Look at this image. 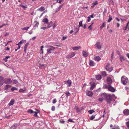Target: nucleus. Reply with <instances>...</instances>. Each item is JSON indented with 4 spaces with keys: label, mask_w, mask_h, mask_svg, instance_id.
I'll return each mask as SVG.
<instances>
[{
    "label": "nucleus",
    "mask_w": 129,
    "mask_h": 129,
    "mask_svg": "<svg viewBox=\"0 0 129 129\" xmlns=\"http://www.w3.org/2000/svg\"><path fill=\"white\" fill-rule=\"evenodd\" d=\"M101 96L105 99L108 103L110 104L112 101V96L110 94L104 93L101 95Z\"/></svg>",
    "instance_id": "f257e3e1"
},
{
    "label": "nucleus",
    "mask_w": 129,
    "mask_h": 129,
    "mask_svg": "<svg viewBox=\"0 0 129 129\" xmlns=\"http://www.w3.org/2000/svg\"><path fill=\"white\" fill-rule=\"evenodd\" d=\"M45 47L47 49V53H51V51H54L55 48L51 46H45Z\"/></svg>",
    "instance_id": "f03ea898"
},
{
    "label": "nucleus",
    "mask_w": 129,
    "mask_h": 129,
    "mask_svg": "<svg viewBox=\"0 0 129 129\" xmlns=\"http://www.w3.org/2000/svg\"><path fill=\"white\" fill-rule=\"evenodd\" d=\"M128 78L124 76H122L121 80L123 84L124 85L126 84L127 82Z\"/></svg>",
    "instance_id": "7ed1b4c3"
},
{
    "label": "nucleus",
    "mask_w": 129,
    "mask_h": 129,
    "mask_svg": "<svg viewBox=\"0 0 129 129\" xmlns=\"http://www.w3.org/2000/svg\"><path fill=\"white\" fill-rule=\"evenodd\" d=\"M110 64L109 63H108L106 66L105 69L108 71L109 72H111L113 70V68L112 67H110Z\"/></svg>",
    "instance_id": "20e7f679"
},
{
    "label": "nucleus",
    "mask_w": 129,
    "mask_h": 129,
    "mask_svg": "<svg viewBox=\"0 0 129 129\" xmlns=\"http://www.w3.org/2000/svg\"><path fill=\"white\" fill-rule=\"evenodd\" d=\"M107 88L109 90L112 92H113L115 91V89L110 85L108 86H107Z\"/></svg>",
    "instance_id": "39448f33"
},
{
    "label": "nucleus",
    "mask_w": 129,
    "mask_h": 129,
    "mask_svg": "<svg viewBox=\"0 0 129 129\" xmlns=\"http://www.w3.org/2000/svg\"><path fill=\"white\" fill-rule=\"evenodd\" d=\"M95 47L97 48L98 49H100L102 48L100 42H98L95 45Z\"/></svg>",
    "instance_id": "423d86ee"
},
{
    "label": "nucleus",
    "mask_w": 129,
    "mask_h": 129,
    "mask_svg": "<svg viewBox=\"0 0 129 129\" xmlns=\"http://www.w3.org/2000/svg\"><path fill=\"white\" fill-rule=\"evenodd\" d=\"M12 82L11 79L9 78H5V82L6 83L10 84L12 83Z\"/></svg>",
    "instance_id": "0eeeda50"
},
{
    "label": "nucleus",
    "mask_w": 129,
    "mask_h": 129,
    "mask_svg": "<svg viewBox=\"0 0 129 129\" xmlns=\"http://www.w3.org/2000/svg\"><path fill=\"white\" fill-rule=\"evenodd\" d=\"M91 85V87L90 89L91 90H92L94 88V87L95 85V83L94 82H90Z\"/></svg>",
    "instance_id": "6e6552de"
},
{
    "label": "nucleus",
    "mask_w": 129,
    "mask_h": 129,
    "mask_svg": "<svg viewBox=\"0 0 129 129\" xmlns=\"http://www.w3.org/2000/svg\"><path fill=\"white\" fill-rule=\"evenodd\" d=\"M75 55V53L74 52H72L70 54L67 55V57L68 58H72Z\"/></svg>",
    "instance_id": "1a4fd4ad"
},
{
    "label": "nucleus",
    "mask_w": 129,
    "mask_h": 129,
    "mask_svg": "<svg viewBox=\"0 0 129 129\" xmlns=\"http://www.w3.org/2000/svg\"><path fill=\"white\" fill-rule=\"evenodd\" d=\"M4 81V78L1 76H0V86H1L3 85Z\"/></svg>",
    "instance_id": "9d476101"
},
{
    "label": "nucleus",
    "mask_w": 129,
    "mask_h": 129,
    "mask_svg": "<svg viewBox=\"0 0 129 129\" xmlns=\"http://www.w3.org/2000/svg\"><path fill=\"white\" fill-rule=\"evenodd\" d=\"M86 95L89 96H91L93 95L92 92L90 91L87 90L86 91Z\"/></svg>",
    "instance_id": "9b49d317"
},
{
    "label": "nucleus",
    "mask_w": 129,
    "mask_h": 129,
    "mask_svg": "<svg viewBox=\"0 0 129 129\" xmlns=\"http://www.w3.org/2000/svg\"><path fill=\"white\" fill-rule=\"evenodd\" d=\"M82 54L83 55L84 57H87L88 55V52L86 51H83L82 52Z\"/></svg>",
    "instance_id": "f8f14e48"
},
{
    "label": "nucleus",
    "mask_w": 129,
    "mask_h": 129,
    "mask_svg": "<svg viewBox=\"0 0 129 129\" xmlns=\"http://www.w3.org/2000/svg\"><path fill=\"white\" fill-rule=\"evenodd\" d=\"M124 114L126 115H127L129 114V110L128 109H125L123 111Z\"/></svg>",
    "instance_id": "ddd939ff"
},
{
    "label": "nucleus",
    "mask_w": 129,
    "mask_h": 129,
    "mask_svg": "<svg viewBox=\"0 0 129 129\" xmlns=\"http://www.w3.org/2000/svg\"><path fill=\"white\" fill-rule=\"evenodd\" d=\"M15 101V100L13 99L11 100L10 102L8 104V105L10 106L13 105Z\"/></svg>",
    "instance_id": "4468645a"
},
{
    "label": "nucleus",
    "mask_w": 129,
    "mask_h": 129,
    "mask_svg": "<svg viewBox=\"0 0 129 129\" xmlns=\"http://www.w3.org/2000/svg\"><path fill=\"white\" fill-rule=\"evenodd\" d=\"M89 64L90 66L92 67L94 66L95 63H94V62L92 60H90Z\"/></svg>",
    "instance_id": "2eb2a0df"
},
{
    "label": "nucleus",
    "mask_w": 129,
    "mask_h": 129,
    "mask_svg": "<svg viewBox=\"0 0 129 129\" xmlns=\"http://www.w3.org/2000/svg\"><path fill=\"white\" fill-rule=\"evenodd\" d=\"M45 7L43 6L41 7L40 8L38 9V11H39L41 12H42L45 10Z\"/></svg>",
    "instance_id": "dca6fc26"
},
{
    "label": "nucleus",
    "mask_w": 129,
    "mask_h": 129,
    "mask_svg": "<svg viewBox=\"0 0 129 129\" xmlns=\"http://www.w3.org/2000/svg\"><path fill=\"white\" fill-rule=\"evenodd\" d=\"M81 48V47L80 46H78V47H73L72 48V49L73 50H79Z\"/></svg>",
    "instance_id": "f3484780"
},
{
    "label": "nucleus",
    "mask_w": 129,
    "mask_h": 129,
    "mask_svg": "<svg viewBox=\"0 0 129 129\" xmlns=\"http://www.w3.org/2000/svg\"><path fill=\"white\" fill-rule=\"evenodd\" d=\"M107 81L108 83L109 84H110L112 83V81L110 77H108L107 79Z\"/></svg>",
    "instance_id": "a211bd4d"
},
{
    "label": "nucleus",
    "mask_w": 129,
    "mask_h": 129,
    "mask_svg": "<svg viewBox=\"0 0 129 129\" xmlns=\"http://www.w3.org/2000/svg\"><path fill=\"white\" fill-rule=\"evenodd\" d=\"M72 82L71 80H68L66 83V84H67L68 85V86L70 87L71 86V84Z\"/></svg>",
    "instance_id": "6ab92c4d"
},
{
    "label": "nucleus",
    "mask_w": 129,
    "mask_h": 129,
    "mask_svg": "<svg viewBox=\"0 0 129 129\" xmlns=\"http://www.w3.org/2000/svg\"><path fill=\"white\" fill-rule=\"evenodd\" d=\"M75 109L76 110V112L79 113L80 112L81 110L80 108H79L77 106H76L75 107Z\"/></svg>",
    "instance_id": "aec40b11"
},
{
    "label": "nucleus",
    "mask_w": 129,
    "mask_h": 129,
    "mask_svg": "<svg viewBox=\"0 0 129 129\" xmlns=\"http://www.w3.org/2000/svg\"><path fill=\"white\" fill-rule=\"evenodd\" d=\"M101 59V58L99 56H96L94 58V60L96 61H99Z\"/></svg>",
    "instance_id": "412c9836"
},
{
    "label": "nucleus",
    "mask_w": 129,
    "mask_h": 129,
    "mask_svg": "<svg viewBox=\"0 0 129 129\" xmlns=\"http://www.w3.org/2000/svg\"><path fill=\"white\" fill-rule=\"evenodd\" d=\"M119 58L120 59V60L121 62H122L123 61L125 60V59L123 56L120 55H119Z\"/></svg>",
    "instance_id": "4be33fe9"
},
{
    "label": "nucleus",
    "mask_w": 129,
    "mask_h": 129,
    "mask_svg": "<svg viewBox=\"0 0 129 129\" xmlns=\"http://www.w3.org/2000/svg\"><path fill=\"white\" fill-rule=\"evenodd\" d=\"M34 27H38L39 24L38 22L37 21H35L34 22Z\"/></svg>",
    "instance_id": "5701e85b"
},
{
    "label": "nucleus",
    "mask_w": 129,
    "mask_h": 129,
    "mask_svg": "<svg viewBox=\"0 0 129 129\" xmlns=\"http://www.w3.org/2000/svg\"><path fill=\"white\" fill-rule=\"evenodd\" d=\"M45 65L44 64H40L39 67V68L40 69H44L45 68Z\"/></svg>",
    "instance_id": "b1692460"
},
{
    "label": "nucleus",
    "mask_w": 129,
    "mask_h": 129,
    "mask_svg": "<svg viewBox=\"0 0 129 129\" xmlns=\"http://www.w3.org/2000/svg\"><path fill=\"white\" fill-rule=\"evenodd\" d=\"M96 78L98 80H100L101 78V76L100 75H98L96 76Z\"/></svg>",
    "instance_id": "393cba45"
},
{
    "label": "nucleus",
    "mask_w": 129,
    "mask_h": 129,
    "mask_svg": "<svg viewBox=\"0 0 129 129\" xmlns=\"http://www.w3.org/2000/svg\"><path fill=\"white\" fill-rule=\"evenodd\" d=\"M42 21L44 23H48V20L47 18H45L43 19Z\"/></svg>",
    "instance_id": "a878e982"
},
{
    "label": "nucleus",
    "mask_w": 129,
    "mask_h": 129,
    "mask_svg": "<svg viewBox=\"0 0 129 129\" xmlns=\"http://www.w3.org/2000/svg\"><path fill=\"white\" fill-rule=\"evenodd\" d=\"M28 45V43H27L25 44V46L24 47V52L25 53L26 52V49H27V47Z\"/></svg>",
    "instance_id": "bb28decb"
},
{
    "label": "nucleus",
    "mask_w": 129,
    "mask_h": 129,
    "mask_svg": "<svg viewBox=\"0 0 129 129\" xmlns=\"http://www.w3.org/2000/svg\"><path fill=\"white\" fill-rule=\"evenodd\" d=\"M102 76L104 77H105L107 76L106 72L105 71L102 72Z\"/></svg>",
    "instance_id": "cd10ccee"
},
{
    "label": "nucleus",
    "mask_w": 129,
    "mask_h": 129,
    "mask_svg": "<svg viewBox=\"0 0 129 129\" xmlns=\"http://www.w3.org/2000/svg\"><path fill=\"white\" fill-rule=\"evenodd\" d=\"M112 129H120V128L119 126L116 125H114Z\"/></svg>",
    "instance_id": "c85d7f7f"
},
{
    "label": "nucleus",
    "mask_w": 129,
    "mask_h": 129,
    "mask_svg": "<svg viewBox=\"0 0 129 129\" xmlns=\"http://www.w3.org/2000/svg\"><path fill=\"white\" fill-rule=\"evenodd\" d=\"M129 24V22H128L127 23L126 25L125 26V27L127 30V31H128L129 30V25L128 24Z\"/></svg>",
    "instance_id": "c756f323"
},
{
    "label": "nucleus",
    "mask_w": 129,
    "mask_h": 129,
    "mask_svg": "<svg viewBox=\"0 0 129 129\" xmlns=\"http://www.w3.org/2000/svg\"><path fill=\"white\" fill-rule=\"evenodd\" d=\"M106 25V23L104 22L103 24L100 26V28L101 29H102Z\"/></svg>",
    "instance_id": "7c9ffc66"
},
{
    "label": "nucleus",
    "mask_w": 129,
    "mask_h": 129,
    "mask_svg": "<svg viewBox=\"0 0 129 129\" xmlns=\"http://www.w3.org/2000/svg\"><path fill=\"white\" fill-rule=\"evenodd\" d=\"M109 19L108 20V22H110L111 20L112 19V16L110 15L109 16Z\"/></svg>",
    "instance_id": "2f4dec72"
},
{
    "label": "nucleus",
    "mask_w": 129,
    "mask_h": 129,
    "mask_svg": "<svg viewBox=\"0 0 129 129\" xmlns=\"http://www.w3.org/2000/svg\"><path fill=\"white\" fill-rule=\"evenodd\" d=\"M66 95L67 98L68 97V96H69L70 95V93L68 91L67 92L65 93Z\"/></svg>",
    "instance_id": "473e14b6"
},
{
    "label": "nucleus",
    "mask_w": 129,
    "mask_h": 129,
    "mask_svg": "<svg viewBox=\"0 0 129 129\" xmlns=\"http://www.w3.org/2000/svg\"><path fill=\"white\" fill-rule=\"evenodd\" d=\"M10 56H7L6 57L3 59V60H4L5 62H7V59L8 58H10Z\"/></svg>",
    "instance_id": "72a5a7b5"
},
{
    "label": "nucleus",
    "mask_w": 129,
    "mask_h": 129,
    "mask_svg": "<svg viewBox=\"0 0 129 129\" xmlns=\"http://www.w3.org/2000/svg\"><path fill=\"white\" fill-rule=\"evenodd\" d=\"M28 112L31 114H33L34 113V111L32 110L31 109L28 110Z\"/></svg>",
    "instance_id": "f704fd0d"
},
{
    "label": "nucleus",
    "mask_w": 129,
    "mask_h": 129,
    "mask_svg": "<svg viewBox=\"0 0 129 129\" xmlns=\"http://www.w3.org/2000/svg\"><path fill=\"white\" fill-rule=\"evenodd\" d=\"M95 116L94 115H92L90 118V120H92L95 118Z\"/></svg>",
    "instance_id": "c9c22d12"
},
{
    "label": "nucleus",
    "mask_w": 129,
    "mask_h": 129,
    "mask_svg": "<svg viewBox=\"0 0 129 129\" xmlns=\"http://www.w3.org/2000/svg\"><path fill=\"white\" fill-rule=\"evenodd\" d=\"M29 27H25L24 28H22L21 29L22 30H27L29 29Z\"/></svg>",
    "instance_id": "e433bc0d"
},
{
    "label": "nucleus",
    "mask_w": 129,
    "mask_h": 129,
    "mask_svg": "<svg viewBox=\"0 0 129 129\" xmlns=\"http://www.w3.org/2000/svg\"><path fill=\"white\" fill-rule=\"evenodd\" d=\"M94 110H92L88 111V112L90 114H92V113L94 112Z\"/></svg>",
    "instance_id": "4c0bfd02"
},
{
    "label": "nucleus",
    "mask_w": 129,
    "mask_h": 129,
    "mask_svg": "<svg viewBox=\"0 0 129 129\" xmlns=\"http://www.w3.org/2000/svg\"><path fill=\"white\" fill-rule=\"evenodd\" d=\"M38 112H34L33 113H35V114L34 115V116L35 117H37V114L38 113Z\"/></svg>",
    "instance_id": "58836bf2"
},
{
    "label": "nucleus",
    "mask_w": 129,
    "mask_h": 129,
    "mask_svg": "<svg viewBox=\"0 0 129 129\" xmlns=\"http://www.w3.org/2000/svg\"><path fill=\"white\" fill-rule=\"evenodd\" d=\"M44 48V46H42L41 47V50L42 51V52L41 53V54H43V48Z\"/></svg>",
    "instance_id": "ea45409f"
},
{
    "label": "nucleus",
    "mask_w": 129,
    "mask_h": 129,
    "mask_svg": "<svg viewBox=\"0 0 129 129\" xmlns=\"http://www.w3.org/2000/svg\"><path fill=\"white\" fill-rule=\"evenodd\" d=\"M98 4L97 2V1H96L94 2L92 4V5H93V6H95L97 5Z\"/></svg>",
    "instance_id": "a19ab883"
},
{
    "label": "nucleus",
    "mask_w": 129,
    "mask_h": 129,
    "mask_svg": "<svg viewBox=\"0 0 129 129\" xmlns=\"http://www.w3.org/2000/svg\"><path fill=\"white\" fill-rule=\"evenodd\" d=\"M79 26H82V21H80L79 22Z\"/></svg>",
    "instance_id": "79ce46f5"
},
{
    "label": "nucleus",
    "mask_w": 129,
    "mask_h": 129,
    "mask_svg": "<svg viewBox=\"0 0 129 129\" xmlns=\"http://www.w3.org/2000/svg\"><path fill=\"white\" fill-rule=\"evenodd\" d=\"M25 90H26L25 89H21L19 90V91L20 92H24Z\"/></svg>",
    "instance_id": "37998d69"
},
{
    "label": "nucleus",
    "mask_w": 129,
    "mask_h": 129,
    "mask_svg": "<svg viewBox=\"0 0 129 129\" xmlns=\"http://www.w3.org/2000/svg\"><path fill=\"white\" fill-rule=\"evenodd\" d=\"M114 53L113 52H112V54L111 55V60L113 59V56L114 55Z\"/></svg>",
    "instance_id": "c03bdc74"
},
{
    "label": "nucleus",
    "mask_w": 129,
    "mask_h": 129,
    "mask_svg": "<svg viewBox=\"0 0 129 129\" xmlns=\"http://www.w3.org/2000/svg\"><path fill=\"white\" fill-rule=\"evenodd\" d=\"M56 99H54L52 101V103L53 104H54L56 102Z\"/></svg>",
    "instance_id": "a18cd8bd"
},
{
    "label": "nucleus",
    "mask_w": 129,
    "mask_h": 129,
    "mask_svg": "<svg viewBox=\"0 0 129 129\" xmlns=\"http://www.w3.org/2000/svg\"><path fill=\"white\" fill-rule=\"evenodd\" d=\"M19 6H21L23 8H24L25 9L26 8H27V7H26V6H24L23 5H21V4L20 5H19Z\"/></svg>",
    "instance_id": "49530a36"
},
{
    "label": "nucleus",
    "mask_w": 129,
    "mask_h": 129,
    "mask_svg": "<svg viewBox=\"0 0 129 129\" xmlns=\"http://www.w3.org/2000/svg\"><path fill=\"white\" fill-rule=\"evenodd\" d=\"M103 99H104L102 97L101 98H100L99 99V100L100 102H102L103 100Z\"/></svg>",
    "instance_id": "de8ad7c7"
},
{
    "label": "nucleus",
    "mask_w": 129,
    "mask_h": 129,
    "mask_svg": "<svg viewBox=\"0 0 129 129\" xmlns=\"http://www.w3.org/2000/svg\"><path fill=\"white\" fill-rule=\"evenodd\" d=\"M23 43V41H21L18 44H17L16 45H20L22 44Z\"/></svg>",
    "instance_id": "09e8293b"
},
{
    "label": "nucleus",
    "mask_w": 129,
    "mask_h": 129,
    "mask_svg": "<svg viewBox=\"0 0 129 129\" xmlns=\"http://www.w3.org/2000/svg\"><path fill=\"white\" fill-rule=\"evenodd\" d=\"M51 110L52 111H54L55 110V107L54 106H53L51 108Z\"/></svg>",
    "instance_id": "8fccbe9b"
},
{
    "label": "nucleus",
    "mask_w": 129,
    "mask_h": 129,
    "mask_svg": "<svg viewBox=\"0 0 129 129\" xmlns=\"http://www.w3.org/2000/svg\"><path fill=\"white\" fill-rule=\"evenodd\" d=\"M126 124L127 126L129 128V120L128 122H126Z\"/></svg>",
    "instance_id": "3c124183"
},
{
    "label": "nucleus",
    "mask_w": 129,
    "mask_h": 129,
    "mask_svg": "<svg viewBox=\"0 0 129 129\" xmlns=\"http://www.w3.org/2000/svg\"><path fill=\"white\" fill-rule=\"evenodd\" d=\"M15 90H16V88L14 87H12V88L11 89V90L12 91H13Z\"/></svg>",
    "instance_id": "603ef678"
},
{
    "label": "nucleus",
    "mask_w": 129,
    "mask_h": 129,
    "mask_svg": "<svg viewBox=\"0 0 129 129\" xmlns=\"http://www.w3.org/2000/svg\"><path fill=\"white\" fill-rule=\"evenodd\" d=\"M61 8V7L60 6L57 9H56V12H57V11H59V10H60V8Z\"/></svg>",
    "instance_id": "864d4df0"
},
{
    "label": "nucleus",
    "mask_w": 129,
    "mask_h": 129,
    "mask_svg": "<svg viewBox=\"0 0 129 129\" xmlns=\"http://www.w3.org/2000/svg\"><path fill=\"white\" fill-rule=\"evenodd\" d=\"M88 28L90 30H92V27H91V26L90 25L88 27Z\"/></svg>",
    "instance_id": "5fc2aeb1"
},
{
    "label": "nucleus",
    "mask_w": 129,
    "mask_h": 129,
    "mask_svg": "<svg viewBox=\"0 0 129 129\" xmlns=\"http://www.w3.org/2000/svg\"><path fill=\"white\" fill-rule=\"evenodd\" d=\"M9 34V33L7 32L5 34V36L6 37Z\"/></svg>",
    "instance_id": "6e6d98bb"
},
{
    "label": "nucleus",
    "mask_w": 129,
    "mask_h": 129,
    "mask_svg": "<svg viewBox=\"0 0 129 129\" xmlns=\"http://www.w3.org/2000/svg\"><path fill=\"white\" fill-rule=\"evenodd\" d=\"M68 121L69 122H73V120L71 119H69L68 120Z\"/></svg>",
    "instance_id": "4d7b16f0"
},
{
    "label": "nucleus",
    "mask_w": 129,
    "mask_h": 129,
    "mask_svg": "<svg viewBox=\"0 0 129 129\" xmlns=\"http://www.w3.org/2000/svg\"><path fill=\"white\" fill-rule=\"evenodd\" d=\"M87 18H88V19L87 20V21H88V22H89L91 19H90V17L88 16V17H87Z\"/></svg>",
    "instance_id": "13d9d810"
},
{
    "label": "nucleus",
    "mask_w": 129,
    "mask_h": 129,
    "mask_svg": "<svg viewBox=\"0 0 129 129\" xmlns=\"http://www.w3.org/2000/svg\"><path fill=\"white\" fill-rule=\"evenodd\" d=\"M67 37H66L63 36L62 37V40H64L67 39Z\"/></svg>",
    "instance_id": "bf43d9fd"
},
{
    "label": "nucleus",
    "mask_w": 129,
    "mask_h": 129,
    "mask_svg": "<svg viewBox=\"0 0 129 129\" xmlns=\"http://www.w3.org/2000/svg\"><path fill=\"white\" fill-rule=\"evenodd\" d=\"M47 27H41L40 28L41 29H42L43 30H45V29L46 28H47Z\"/></svg>",
    "instance_id": "052dcab7"
},
{
    "label": "nucleus",
    "mask_w": 129,
    "mask_h": 129,
    "mask_svg": "<svg viewBox=\"0 0 129 129\" xmlns=\"http://www.w3.org/2000/svg\"><path fill=\"white\" fill-rule=\"evenodd\" d=\"M117 27H119L120 26V24L118 23H117Z\"/></svg>",
    "instance_id": "680f3d73"
},
{
    "label": "nucleus",
    "mask_w": 129,
    "mask_h": 129,
    "mask_svg": "<svg viewBox=\"0 0 129 129\" xmlns=\"http://www.w3.org/2000/svg\"><path fill=\"white\" fill-rule=\"evenodd\" d=\"M6 49H5V50L6 51H8L10 50V48H9L8 47H7Z\"/></svg>",
    "instance_id": "e2e57ef3"
},
{
    "label": "nucleus",
    "mask_w": 129,
    "mask_h": 129,
    "mask_svg": "<svg viewBox=\"0 0 129 129\" xmlns=\"http://www.w3.org/2000/svg\"><path fill=\"white\" fill-rule=\"evenodd\" d=\"M93 14H92V15H90V16H89V17H90V18H93L94 17L93 16Z\"/></svg>",
    "instance_id": "0e129e2a"
},
{
    "label": "nucleus",
    "mask_w": 129,
    "mask_h": 129,
    "mask_svg": "<svg viewBox=\"0 0 129 129\" xmlns=\"http://www.w3.org/2000/svg\"><path fill=\"white\" fill-rule=\"evenodd\" d=\"M53 28V29L55 27V24H53L52 25Z\"/></svg>",
    "instance_id": "69168bd1"
},
{
    "label": "nucleus",
    "mask_w": 129,
    "mask_h": 129,
    "mask_svg": "<svg viewBox=\"0 0 129 129\" xmlns=\"http://www.w3.org/2000/svg\"><path fill=\"white\" fill-rule=\"evenodd\" d=\"M36 38V37H33L32 39V40H34Z\"/></svg>",
    "instance_id": "338daca9"
},
{
    "label": "nucleus",
    "mask_w": 129,
    "mask_h": 129,
    "mask_svg": "<svg viewBox=\"0 0 129 129\" xmlns=\"http://www.w3.org/2000/svg\"><path fill=\"white\" fill-rule=\"evenodd\" d=\"M126 56L129 59V53H127Z\"/></svg>",
    "instance_id": "774afa93"
}]
</instances>
